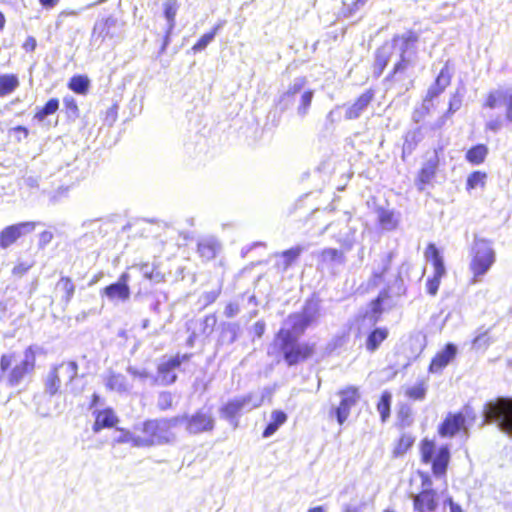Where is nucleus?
<instances>
[{
    "instance_id": "69168bd1",
    "label": "nucleus",
    "mask_w": 512,
    "mask_h": 512,
    "mask_svg": "<svg viewBox=\"0 0 512 512\" xmlns=\"http://www.w3.org/2000/svg\"><path fill=\"white\" fill-rule=\"evenodd\" d=\"M489 345V338L487 333H483L475 337L473 340V347L476 349L483 348Z\"/></svg>"
},
{
    "instance_id": "dca6fc26",
    "label": "nucleus",
    "mask_w": 512,
    "mask_h": 512,
    "mask_svg": "<svg viewBox=\"0 0 512 512\" xmlns=\"http://www.w3.org/2000/svg\"><path fill=\"white\" fill-rule=\"evenodd\" d=\"M129 280L130 275L128 273L125 272L121 274L117 282L112 283L103 289V294L111 302H126L130 298V288L128 285Z\"/></svg>"
},
{
    "instance_id": "72a5a7b5",
    "label": "nucleus",
    "mask_w": 512,
    "mask_h": 512,
    "mask_svg": "<svg viewBox=\"0 0 512 512\" xmlns=\"http://www.w3.org/2000/svg\"><path fill=\"white\" fill-rule=\"evenodd\" d=\"M488 154V148L484 144H478L470 148L466 153V159L472 164H481Z\"/></svg>"
},
{
    "instance_id": "9b49d317",
    "label": "nucleus",
    "mask_w": 512,
    "mask_h": 512,
    "mask_svg": "<svg viewBox=\"0 0 512 512\" xmlns=\"http://www.w3.org/2000/svg\"><path fill=\"white\" fill-rule=\"evenodd\" d=\"M341 401L338 407L334 409L337 422L342 425L348 418L350 410L360 400V393L357 387L349 386L338 392Z\"/></svg>"
},
{
    "instance_id": "ea45409f",
    "label": "nucleus",
    "mask_w": 512,
    "mask_h": 512,
    "mask_svg": "<svg viewBox=\"0 0 512 512\" xmlns=\"http://www.w3.org/2000/svg\"><path fill=\"white\" fill-rule=\"evenodd\" d=\"M217 242L214 239H205L198 243V252L203 258L212 259L216 255Z\"/></svg>"
},
{
    "instance_id": "39448f33",
    "label": "nucleus",
    "mask_w": 512,
    "mask_h": 512,
    "mask_svg": "<svg viewBox=\"0 0 512 512\" xmlns=\"http://www.w3.org/2000/svg\"><path fill=\"white\" fill-rule=\"evenodd\" d=\"M483 416L485 422L496 423L500 431L512 436V398L499 397L486 403Z\"/></svg>"
},
{
    "instance_id": "f704fd0d",
    "label": "nucleus",
    "mask_w": 512,
    "mask_h": 512,
    "mask_svg": "<svg viewBox=\"0 0 512 512\" xmlns=\"http://www.w3.org/2000/svg\"><path fill=\"white\" fill-rule=\"evenodd\" d=\"M377 213L379 223L383 229L390 231L396 228L398 220L393 211L380 208Z\"/></svg>"
},
{
    "instance_id": "9d476101",
    "label": "nucleus",
    "mask_w": 512,
    "mask_h": 512,
    "mask_svg": "<svg viewBox=\"0 0 512 512\" xmlns=\"http://www.w3.org/2000/svg\"><path fill=\"white\" fill-rule=\"evenodd\" d=\"M189 357L190 356L187 354H184L183 356L176 355L161 362L157 368L158 376L153 378V384L158 383L163 386L173 384L177 380L175 370L183 361H187Z\"/></svg>"
},
{
    "instance_id": "bf43d9fd",
    "label": "nucleus",
    "mask_w": 512,
    "mask_h": 512,
    "mask_svg": "<svg viewBox=\"0 0 512 512\" xmlns=\"http://www.w3.org/2000/svg\"><path fill=\"white\" fill-rule=\"evenodd\" d=\"M63 104L69 113V116H78V106L76 100L72 96H66L63 98Z\"/></svg>"
},
{
    "instance_id": "c9c22d12",
    "label": "nucleus",
    "mask_w": 512,
    "mask_h": 512,
    "mask_svg": "<svg viewBox=\"0 0 512 512\" xmlns=\"http://www.w3.org/2000/svg\"><path fill=\"white\" fill-rule=\"evenodd\" d=\"M19 86L16 75L5 74L0 76V97L12 93Z\"/></svg>"
},
{
    "instance_id": "49530a36",
    "label": "nucleus",
    "mask_w": 512,
    "mask_h": 512,
    "mask_svg": "<svg viewBox=\"0 0 512 512\" xmlns=\"http://www.w3.org/2000/svg\"><path fill=\"white\" fill-rule=\"evenodd\" d=\"M420 139L421 133L419 129L408 132L403 145V153H412Z\"/></svg>"
},
{
    "instance_id": "c85d7f7f",
    "label": "nucleus",
    "mask_w": 512,
    "mask_h": 512,
    "mask_svg": "<svg viewBox=\"0 0 512 512\" xmlns=\"http://www.w3.org/2000/svg\"><path fill=\"white\" fill-rule=\"evenodd\" d=\"M393 53V46H391L390 43H385L377 49L375 56V72H377L378 75L382 74Z\"/></svg>"
},
{
    "instance_id": "603ef678",
    "label": "nucleus",
    "mask_w": 512,
    "mask_h": 512,
    "mask_svg": "<svg viewBox=\"0 0 512 512\" xmlns=\"http://www.w3.org/2000/svg\"><path fill=\"white\" fill-rule=\"evenodd\" d=\"M486 173L481 171H475L471 173L467 178V189H475L477 187H483L485 185Z\"/></svg>"
},
{
    "instance_id": "37998d69",
    "label": "nucleus",
    "mask_w": 512,
    "mask_h": 512,
    "mask_svg": "<svg viewBox=\"0 0 512 512\" xmlns=\"http://www.w3.org/2000/svg\"><path fill=\"white\" fill-rule=\"evenodd\" d=\"M68 87L78 94H86L89 88V79L86 76H73Z\"/></svg>"
},
{
    "instance_id": "2eb2a0df",
    "label": "nucleus",
    "mask_w": 512,
    "mask_h": 512,
    "mask_svg": "<svg viewBox=\"0 0 512 512\" xmlns=\"http://www.w3.org/2000/svg\"><path fill=\"white\" fill-rule=\"evenodd\" d=\"M428 252H430L432 256L434 275L432 278L427 280L426 287L427 292L430 295L435 296L440 286V279L445 274V266L443 258L434 244H429Z\"/></svg>"
},
{
    "instance_id": "20e7f679",
    "label": "nucleus",
    "mask_w": 512,
    "mask_h": 512,
    "mask_svg": "<svg viewBox=\"0 0 512 512\" xmlns=\"http://www.w3.org/2000/svg\"><path fill=\"white\" fill-rule=\"evenodd\" d=\"M275 345L288 366L297 365L310 358L314 353V345L300 343L286 330H279L275 337Z\"/></svg>"
},
{
    "instance_id": "c756f323",
    "label": "nucleus",
    "mask_w": 512,
    "mask_h": 512,
    "mask_svg": "<svg viewBox=\"0 0 512 512\" xmlns=\"http://www.w3.org/2000/svg\"><path fill=\"white\" fill-rule=\"evenodd\" d=\"M117 422V417L113 410L105 409L99 411L96 415V419L93 425V431L99 432L103 428H110Z\"/></svg>"
},
{
    "instance_id": "4be33fe9",
    "label": "nucleus",
    "mask_w": 512,
    "mask_h": 512,
    "mask_svg": "<svg viewBox=\"0 0 512 512\" xmlns=\"http://www.w3.org/2000/svg\"><path fill=\"white\" fill-rule=\"evenodd\" d=\"M316 255L318 264L325 267L342 265L346 262L344 252L335 248H325L318 252Z\"/></svg>"
},
{
    "instance_id": "b1692460",
    "label": "nucleus",
    "mask_w": 512,
    "mask_h": 512,
    "mask_svg": "<svg viewBox=\"0 0 512 512\" xmlns=\"http://www.w3.org/2000/svg\"><path fill=\"white\" fill-rule=\"evenodd\" d=\"M450 459V451L447 446H442L437 451L435 457L430 462L432 463L433 474L440 477L446 473L447 466Z\"/></svg>"
},
{
    "instance_id": "f257e3e1",
    "label": "nucleus",
    "mask_w": 512,
    "mask_h": 512,
    "mask_svg": "<svg viewBox=\"0 0 512 512\" xmlns=\"http://www.w3.org/2000/svg\"><path fill=\"white\" fill-rule=\"evenodd\" d=\"M182 424V418L170 417L150 419L142 423L140 439L136 440L137 447L161 446L173 443L176 434L173 429Z\"/></svg>"
},
{
    "instance_id": "09e8293b",
    "label": "nucleus",
    "mask_w": 512,
    "mask_h": 512,
    "mask_svg": "<svg viewBox=\"0 0 512 512\" xmlns=\"http://www.w3.org/2000/svg\"><path fill=\"white\" fill-rule=\"evenodd\" d=\"M174 396L169 391H162L157 397V408L160 411H167L173 408Z\"/></svg>"
},
{
    "instance_id": "e2e57ef3",
    "label": "nucleus",
    "mask_w": 512,
    "mask_h": 512,
    "mask_svg": "<svg viewBox=\"0 0 512 512\" xmlns=\"http://www.w3.org/2000/svg\"><path fill=\"white\" fill-rule=\"evenodd\" d=\"M220 295V290H213L205 292L201 295L200 301L203 302L204 307L214 303Z\"/></svg>"
},
{
    "instance_id": "423d86ee",
    "label": "nucleus",
    "mask_w": 512,
    "mask_h": 512,
    "mask_svg": "<svg viewBox=\"0 0 512 512\" xmlns=\"http://www.w3.org/2000/svg\"><path fill=\"white\" fill-rule=\"evenodd\" d=\"M495 262V251L489 241L476 238L472 248V260L470 270L473 273L472 284L482 280V277L489 271Z\"/></svg>"
},
{
    "instance_id": "6e6552de",
    "label": "nucleus",
    "mask_w": 512,
    "mask_h": 512,
    "mask_svg": "<svg viewBox=\"0 0 512 512\" xmlns=\"http://www.w3.org/2000/svg\"><path fill=\"white\" fill-rule=\"evenodd\" d=\"M263 402V396H258L253 393H249L247 395L236 397L229 400L225 405L220 408V415L227 419L229 422L234 424V427L237 426L236 417L242 411H250L254 408L261 406Z\"/></svg>"
},
{
    "instance_id": "4c0bfd02",
    "label": "nucleus",
    "mask_w": 512,
    "mask_h": 512,
    "mask_svg": "<svg viewBox=\"0 0 512 512\" xmlns=\"http://www.w3.org/2000/svg\"><path fill=\"white\" fill-rule=\"evenodd\" d=\"M392 402V395L388 391H384L377 404V411L380 414L381 421L384 423L390 417V407Z\"/></svg>"
},
{
    "instance_id": "cd10ccee",
    "label": "nucleus",
    "mask_w": 512,
    "mask_h": 512,
    "mask_svg": "<svg viewBox=\"0 0 512 512\" xmlns=\"http://www.w3.org/2000/svg\"><path fill=\"white\" fill-rule=\"evenodd\" d=\"M105 386L111 391L124 393L129 390V385L126 377L123 374L110 371L105 378Z\"/></svg>"
},
{
    "instance_id": "0eeeda50",
    "label": "nucleus",
    "mask_w": 512,
    "mask_h": 512,
    "mask_svg": "<svg viewBox=\"0 0 512 512\" xmlns=\"http://www.w3.org/2000/svg\"><path fill=\"white\" fill-rule=\"evenodd\" d=\"M182 423L185 424V431L189 435H199L202 433L212 432L215 428V418L211 408L202 407L193 414L179 415Z\"/></svg>"
},
{
    "instance_id": "864d4df0",
    "label": "nucleus",
    "mask_w": 512,
    "mask_h": 512,
    "mask_svg": "<svg viewBox=\"0 0 512 512\" xmlns=\"http://www.w3.org/2000/svg\"><path fill=\"white\" fill-rule=\"evenodd\" d=\"M337 242L341 245L342 251H350L355 243V232H352L350 229L344 235H341Z\"/></svg>"
},
{
    "instance_id": "de8ad7c7",
    "label": "nucleus",
    "mask_w": 512,
    "mask_h": 512,
    "mask_svg": "<svg viewBox=\"0 0 512 512\" xmlns=\"http://www.w3.org/2000/svg\"><path fill=\"white\" fill-rule=\"evenodd\" d=\"M427 392V385L424 381L419 382L406 390V396L413 400H424Z\"/></svg>"
},
{
    "instance_id": "79ce46f5",
    "label": "nucleus",
    "mask_w": 512,
    "mask_h": 512,
    "mask_svg": "<svg viewBox=\"0 0 512 512\" xmlns=\"http://www.w3.org/2000/svg\"><path fill=\"white\" fill-rule=\"evenodd\" d=\"M221 27H222V23H219L212 29V31L201 36V38L197 41V43L192 47V50L194 52H200V51L204 50L214 40L218 30Z\"/></svg>"
},
{
    "instance_id": "3c124183",
    "label": "nucleus",
    "mask_w": 512,
    "mask_h": 512,
    "mask_svg": "<svg viewBox=\"0 0 512 512\" xmlns=\"http://www.w3.org/2000/svg\"><path fill=\"white\" fill-rule=\"evenodd\" d=\"M415 438L410 434H403L394 450L395 456H401L407 452V450L413 445Z\"/></svg>"
},
{
    "instance_id": "c03bdc74",
    "label": "nucleus",
    "mask_w": 512,
    "mask_h": 512,
    "mask_svg": "<svg viewBox=\"0 0 512 512\" xmlns=\"http://www.w3.org/2000/svg\"><path fill=\"white\" fill-rule=\"evenodd\" d=\"M59 108V101L51 98L48 102L35 114L34 118L43 121L47 116L54 114Z\"/></svg>"
},
{
    "instance_id": "2f4dec72",
    "label": "nucleus",
    "mask_w": 512,
    "mask_h": 512,
    "mask_svg": "<svg viewBox=\"0 0 512 512\" xmlns=\"http://www.w3.org/2000/svg\"><path fill=\"white\" fill-rule=\"evenodd\" d=\"M388 330L386 328H376L371 331L366 340V349L374 352L380 344L387 338Z\"/></svg>"
},
{
    "instance_id": "6e6d98bb",
    "label": "nucleus",
    "mask_w": 512,
    "mask_h": 512,
    "mask_svg": "<svg viewBox=\"0 0 512 512\" xmlns=\"http://www.w3.org/2000/svg\"><path fill=\"white\" fill-rule=\"evenodd\" d=\"M216 323H217V317L215 314H209V315L205 316L201 323L202 334L209 336L214 331V327H215Z\"/></svg>"
},
{
    "instance_id": "ddd939ff",
    "label": "nucleus",
    "mask_w": 512,
    "mask_h": 512,
    "mask_svg": "<svg viewBox=\"0 0 512 512\" xmlns=\"http://www.w3.org/2000/svg\"><path fill=\"white\" fill-rule=\"evenodd\" d=\"M35 229L34 222H21L10 225L0 232V247L6 249L14 244L21 236L32 232Z\"/></svg>"
},
{
    "instance_id": "aec40b11",
    "label": "nucleus",
    "mask_w": 512,
    "mask_h": 512,
    "mask_svg": "<svg viewBox=\"0 0 512 512\" xmlns=\"http://www.w3.org/2000/svg\"><path fill=\"white\" fill-rule=\"evenodd\" d=\"M456 353V346L452 343L447 344L445 348L432 359L429 371L431 373L441 372L455 357Z\"/></svg>"
},
{
    "instance_id": "5fc2aeb1",
    "label": "nucleus",
    "mask_w": 512,
    "mask_h": 512,
    "mask_svg": "<svg viewBox=\"0 0 512 512\" xmlns=\"http://www.w3.org/2000/svg\"><path fill=\"white\" fill-rule=\"evenodd\" d=\"M450 81H451V74L448 70V66L445 65L439 75L437 76L436 80H435V84L442 90L444 91L445 88L450 84Z\"/></svg>"
},
{
    "instance_id": "a19ab883",
    "label": "nucleus",
    "mask_w": 512,
    "mask_h": 512,
    "mask_svg": "<svg viewBox=\"0 0 512 512\" xmlns=\"http://www.w3.org/2000/svg\"><path fill=\"white\" fill-rule=\"evenodd\" d=\"M240 331L238 323H223L221 337L227 343L232 344L236 341Z\"/></svg>"
},
{
    "instance_id": "4d7b16f0",
    "label": "nucleus",
    "mask_w": 512,
    "mask_h": 512,
    "mask_svg": "<svg viewBox=\"0 0 512 512\" xmlns=\"http://www.w3.org/2000/svg\"><path fill=\"white\" fill-rule=\"evenodd\" d=\"M462 98H463V93L460 92V90L458 89L455 94H453V96L450 98V101H449V107H448V110H447V115H452L454 114L456 111H458L461 106H462Z\"/></svg>"
},
{
    "instance_id": "774afa93",
    "label": "nucleus",
    "mask_w": 512,
    "mask_h": 512,
    "mask_svg": "<svg viewBox=\"0 0 512 512\" xmlns=\"http://www.w3.org/2000/svg\"><path fill=\"white\" fill-rule=\"evenodd\" d=\"M240 312V307L237 303H229L226 305L224 310V315L227 318H233Z\"/></svg>"
},
{
    "instance_id": "7ed1b4c3",
    "label": "nucleus",
    "mask_w": 512,
    "mask_h": 512,
    "mask_svg": "<svg viewBox=\"0 0 512 512\" xmlns=\"http://www.w3.org/2000/svg\"><path fill=\"white\" fill-rule=\"evenodd\" d=\"M418 40V34L413 31H406L392 39L390 45L393 46V51L398 54L399 59L395 63L391 74L387 77L388 79L404 74L413 65Z\"/></svg>"
},
{
    "instance_id": "473e14b6",
    "label": "nucleus",
    "mask_w": 512,
    "mask_h": 512,
    "mask_svg": "<svg viewBox=\"0 0 512 512\" xmlns=\"http://www.w3.org/2000/svg\"><path fill=\"white\" fill-rule=\"evenodd\" d=\"M57 289H60L63 292L61 300L68 305L73 298L75 293V285L69 277H61L56 285Z\"/></svg>"
},
{
    "instance_id": "5701e85b",
    "label": "nucleus",
    "mask_w": 512,
    "mask_h": 512,
    "mask_svg": "<svg viewBox=\"0 0 512 512\" xmlns=\"http://www.w3.org/2000/svg\"><path fill=\"white\" fill-rule=\"evenodd\" d=\"M310 322L311 318L306 314H294L289 316L285 323L288 327L281 328L280 330H286L290 332L293 337L299 339L305 329L309 326Z\"/></svg>"
},
{
    "instance_id": "052dcab7",
    "label": "nucleus",
    "mask_w": 512,
    "mask_h": 512,
    "mask_svg": "<svg viewBox=\"0 0 512 512\" xmlns=\"http://www.w3.org/2000/svg\"><path fill=\"white\" fill-rule=\"evenodd\" d=\"M127 372L132 375L135 378H139L142 381H145L146 379H151L153 381V376L149 374V372L145 369L139 370L133 366L127 367Z\"/></svg>"
},
{
    "instance_id": "412c9836",
    "label": "nucleus",
    "mask_w": 512,
    "mask_h": 512,
    "mask_svg": "<svg viewBox=\"0 0 512 512\" xmlns=\"http://www.w3.org/2000/svg\"><path fill=\"white\" fill-rule=\"evenodd\" d=\"M465 424V417L462 413L449 414L439 427V434L442 437H452L459 432Z\"/></svg>"
},
{
    "instance_id": "393cba45",
    "label": "nucleus",
    "mask_w": 512,
    "mask_h": 512,
    "mask_svg": "<svg viewBox=\"0 0 512 512\" xmlns=\"http://www.w3.org/2000/svg\"><path fill=\"white\" fill-rule=\"evenodd\" d=\"M438 166V156L435 152L434 155L429 158L423 165V167L420 170L419 173V190L424 189V185L430 183V181L433 179V177L436 174Z\"/></svg>"
},
{
    "instance_id": "bb28decb",
    "label": "nucleus",
    "mask_w": 512,
    "mask_h": 512,
    "mask_svg": "<svg viewBox=\"0 0 512 512\" xmlns=\"http://www.w3.org/2000/svg\"><path fill=\"white\" fill-rule=\"evenodd\" d=\"M314 97V91L311 89H303L300 94H298L296 100V114L300 119H304L310 110L312 100Z\"/></svg>"
},
{
    "instance_id": "680f3d73",
    "label": "nucleus",
    "mask_w": 512,
    "mask_h": 512,
    "mask_svg": "<svg viewBox=\"0 0 512 512\" xmlns=\"http://www.w3.org/2000/svg\"><path fill=\"white\" fill-rule=\"evenodd\" d=\"M140 271L145 278H147L149 280H154L156 282L160 281V273L159 272L154 273V269L150 265H148V264L142 265L140 268Z\"/></svg>"
},
{
    "instance_id": "13d9d810",
    "label": "nucleus",
    "mask_w": 512,
    "mask_h": 512,
    "mask_svg": "<svg viewBox=\"0 0 512 512\" xmlns=\"http://www.w3.org/2000/svg\"><path fill=\"white\" fill-rule=\"evenodd\" d=\"M137 439H140V435H134L129 431L121 430V434L115 439V441L117 443H132V446L137 447Z\"/></svg>"
},
{
    "instance_id": "a211bd4d",
    "label": "nucleus",
    "mask_w": 512,
    "mask_h": 512,
    "mask_svg": "<svg viewBox=\"0 0 512 512\" xmlns=\"http://www.w3.org/2000/svg\"><path fill=\"white\" fill-rule=\"evenodd\" d=\"M306 83L307 81L304 77H297L290 83L287 90L280 95L278 100L281 111L288 110L296 104L298 94L305 88Z\"/></svg>"
},
{
    "instance_id": "58836bf2",
    "label": "nucleus",
    "mask_w": 512,
    "mask_h": 512,
    "mask_svg": "<svg viewBox=\"0 0 512 512\" xmlns=\"http://www.w3.org/2000/svg\"><path fill=\"white\" fill-rule=\"evenodd\" d=\"M394 256H395V253L393 251H391L382 259V268L379 271L376 270L373 272V277H372L373 286H377L382 282L383 275L389 270Z\"/></svg>"
},
{
    "instance_id": "6ab92c4d",
    "label": "nucleus",
    "mask_w": 512,
    "mask_h": 512,
    "mask_svg": "<svg viewBox=\"0 0 512 512\" xmlns=\"http://www.w3.org/2000/svg\"><path fill=\"white\" fill-rule=\"evenodd\" d=\"M414 509L418 512H433L438 506L437 493L433 489H422L413 495Z\"/></svg>"
},
{
    "instance_id": "7c9ffc66",
    "label": "nucleus",
    "mask_w": 512,
    "mask_h": 512,
    "mask_svg": "<svg viewBox=\"0 0 512 512\" xmlns=\"http://www.w3.org/2000/svg\"><path fill=\"white\" fill-rule=\"evenodd\" d=\"M287 420V415L280 410H275L271 413V421L268 423L266 428L263 431L262 436L264 438H268L272 436L281 425H283Z\"/></svg>"
},
{
    "instance_id": "0e129e2a",
    "label": "nucleus",
    "mask_w": 512,
    "mask_h": 512,
    "mask_svg": "<svg viewBox=\"0 0 512 512\" xmlns=\"http://www.w3.org/2000/svg\"><path fill=\"white\" fill-rule=\"evenodd\" d=\"M503 126V120L500 116L490 119L486 122L485 128L486 130H490L493 133H498Z\"/></svg>"
},
{
    "instance_id": "338daca9",
    "label": "nucleus",
    "mask_w": 512,
    "mask_h": 512,
    "mask_svg": "<svg viewBox=\"0 0 512 512\" xmlns=\"http://www.w3.org/2000/svg\"><path fill=\"white\" fill-rule=\"evenodd\" d=\"M68 189L66 187H59L55 192L51 193L49 200L51 204H56L62 197L67 194Z\"/></svg>"
},
{
    "instance_id": "4468645a",
    "label": "nucleus",
    "mask_w": 512,
    "mask_h": 512,
    "mask_svg": "<svg viewBox=\"0 0 512 512\" xmlns=\"http://www.w3.org/2000/svg\"><path fill=\"white\" fill-rule=\"evenodd\" d=\"M374 99V92L366 90L353 103H346L341 106L344 110L346 120H356L368 109Z\"/></svg>"
},
{
    "instance_id": "1a4fd4ad",
    "label": "nucleus",
    "mask_w": 512,
    "mask_h": 512,
    "mask_svg": "<svg viewBox=\"0 0 512 512\" xmlns=\"http://www.w3.org/2000/svg\"><path fill=\"white\" fill-rule=\"evenodd\" d=\"M78 373V365L74 361L70 362H63L59 364L58 366L54 367L48 374L45 388L46 392L49 393L51 396L55 395L61 386V374L67 375V381L72 382L76 377Z\"/></svg>"
},
{
    "instance_id": "a878e982",
    "label": "nucleus",
    "mask_w": 512,
    "mask_h": 512,
    "mask_svg": "<svg viewBox=\"0 0 512 512\" xmlns=\"http://www.w3.org/2000/svg\"><path fill=\"white\" fill-rule=\"evenodd\" d=\"M176 14H177V5H176L175 1H172V0L166 1L164 3V15L167 20V31H166L164 43L161 48L162 52L166 49V47L169 43L170 34L175 27Z\"/></svg>"
},
{
    "instance_id": "f03ea898",
    "label": "nucleus",
    "mask_w": 512,
    "mask_h": 512,
    "mask_svg": "<svg viewBox=\"0 0 512 512\" xmlns=\"http://www.w3.org/2000/svg\"><path fill=\"white\" fill-rule=\"evenodd\" d=\"M35 353L32 347H28L23 358L15 360L14 354H3L0 358V370L4 374L9 387L19 386L35 369Z\"/></svg>"
},
{
    "instance_id": "f8f14e48",
    "label": "nucleus",
    "mask_w": 512,
    "mask_h": 512,
    "mask_svg": "<svg viewBox=\"0 0 512 512\" xmlns=\"http://www.w3.org/2000/svg\"><path fill=\"white\" fill-rule=\"evenodd\" d=\"M406 291L404 286V281L400 275L397 276L393 285L389 286L387 289H383L376 299L371 302L372 311L374 314H380L383 311V304H387V306L391 307L393 305L390 301V298L393 296L400 297Z\"/></svg>"
},
{
    "instance_id": "f3484780",
    "label": "nucleus",
    "mask_w": 512,
    "mask_h": 512,
    "mask_svg": "<svg viewBox=\"0 0 512 512\" xmlns=\"http://www.w3.org/2000/svg\"><path fill=\"white\" fill-rule=\"evenodd\" d=\"M118 19L114 16L98 19L93 27L91 39L94 42L102 43L106 38H113L117 35Z\"/></svg>"
},
{
    "instance_id": "8fccbe9b",
    "label": "nucleus",
    "mask_w": 512,
    "mask_h": 512,
    "mask_svg": "<svg viewBox=\"0 0 512 512\" xmlns=\"http://www.w3.org/2000/svg\"><path fill=\"white\" fill-rule=\"evenodd\" d=\"M435 454V445L434 442L428 439H424L421 443V458L422 462L428 464L430 463Z\"/></svg>"
},
{
    "instance_id": "a18cd8bd",
    "label": "nucleus",
    "mask_w": 512,
    "mask_h": 512,
    "mask_svg": "<svg viewBox=\"0 0 512 512\" xmlns=\"http://www.w3.org/2000/svg\"><path fill=\"white\" fill-rule=\"evenodd\" d=\"M506 99V92L504 90L497 89L489 93L484 106L490 109H494L498 105H500L502 101H505Z\"/></svg>"
},
{
    "instance_id": "e433bc0d",
    "label": "nucleus",
    "mask_w": 512,
    "mask_h": 512,
    "mask_svg": "<svg viewBox=\"0 0 512 512\" xmlns=\"http://www.w3.org/2000/svg\"><path fill=\"white\" fill-rule=\"evenodd\" d=\"M304 250H305V247H303V246H295L288 250L283 251L281 253L283 262L279 263L278 266H281L284 271L288 270V268L301 255V253Z\"/></svg>"
}]
</instances>
